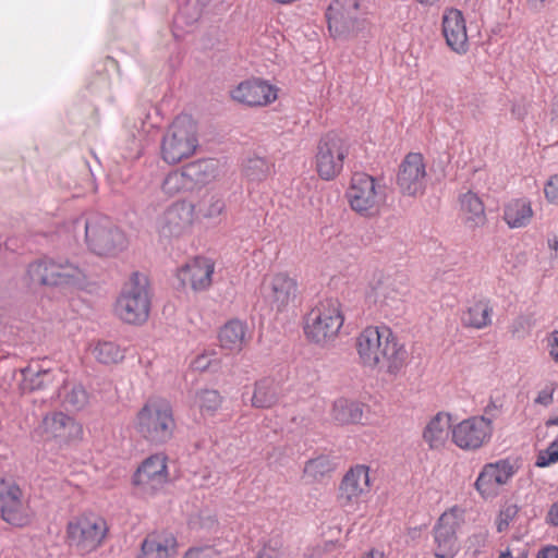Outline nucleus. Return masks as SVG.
Wrapping results in <instances>:
<instances>
[{
	"mask_svg": "<svg viewBox=\"0 0 558 558\" xmlns=\"http://www.w3.org/2000/svg\"><path fill=\"white\" fill-rule=\"evenodd\" d=\"M22 492L12 481L0 477V512L2 519L16 526L26 523L22 504Z\"/></svg>",
	"mask_w": 558,
	"mask_h": 558,
	"instance_id": "21",
	"label": "nucleus"
},
{
	"mask_svg": "<svg viewBox=\"0 0 558 558\" xmlns=\"http://www.w3.org/2000/svg\"><path fill=\"white\" fill-rule=\"evenodd\" d=\"M216 351H203L196 359L191 363V367L194 371L205 372L211 368L213 356Z\"/></svg>",
	"mask_w": 558,
	"mask_h": 558,
	"instance_id": "47",
	"label": "nucleus"
},
{
	"mask_svg": "<svg viewBox=\"0 0 558 558\" xmlns=\"http://www.w3.org/2000/svg\"><path fill=\"white\" fill-rule=\"evenodd\" d=\"M426 165L421 153H409L399 165L397 185L402 194L416 196L426 187Z\"/></svg>",
	"mask_w": 558,
	"mask_h": 558,
	"instance_id": "17",
	"label": "nucleus"
},
{
	"mask_svg": "<svg viewBox=\"0 0 558 558\" xmlns=\"http://www.w3.org/2000/svg\"><path fill=\"white\" fill-rule=\"evenodd\" d=\"M151 298L147 276L131 274L114 303L116 315L125 324L140 326L147 322Z\"/></svg>",
	"mask_w": 558,
	"mask_h": 558,
	"instance_id": "2",
	"label": "nucleus"
},
{
	"mask_svg": "<svg viewBox=\"0 0 558 558\" xmlns=\"http://www.w3.org/2000/svg\"><path fill=\"white\" fill-rule=\"evenodd\" d=\"M463 522V513L458 507L445 511L433 527L436 558H454L459 551L457 532Z\"/></svg>",
	"mask_w": 558,
	"mask_h": 558,
	"instance_id": "12",
	"label": "nucleus"
},
{
	"mask_svg": "<svg viewBox=\"0 0 558 558\" xmlns=\"http://www.w3.org/2000/svg\"><path fill=\"white\" fill-rule=\"evenodd\" d=\"M493 421L484 415L462 420L451 427L452 442L464 451H475L490 440Z\"/></svg>",
	"mask_w": 558,
	"mask_h": 558,
	"instance_id": "11",
	"label": "nucleus"
},
{
	"mask_svg": "<svg viewBox=\"0 0 558 558\" xmlns=\"http://www.w3.org/2000/svg\"><path fill=\"white\" fill-rule=\"evenodd\" d=\"M44 440L57 439L60 445H72L83 438V426L61 411L47 413L35 429Z\"/></svg>",
	"mask_w": 558,
	"mask_h": 558,
	"instance_id": "14",
	"label": "nucleus"
},
{
	"mask_svg": "<svg viewBox=\"0 0 558 558\" xmlns=\"http://www.w3.org/2000/svg\"><path fill=\"white\" fill-rule=\"evenodd\" d=\"M87 89L98 102L112 104L111 82L107 73H97L87 84Z\"/></svg>",
	"mask_w": 558,
	"mask_h": 558,
	"instance_id": "35",
	"label": "nucleus"
},
{
	"mask_svg": "<svg viewBox=\"0 0 558 558\" xmlns=\"http://www.w3.org/2000/svg\"><path fill=\"white\" fill-rule=\"evenodd\" d=\"M199 8L201 7L198 4L193 3V0H179L175 22H183L186 25H193L202 16L203 11H201Z\"/></svg>",
	"mask_w": 558,
	"mask_h": 558,
	"instance_id": "40",
	"label": "nucleus"
},
{
	"mask_svg": "<svg viewBox=\"0 0 558 558\" xmlns=\"http://www.w3.org/2000/svg\"><path fill=\"white\" fill-rule=\"evenodd\" d=\"M278 401V385L272 378H263L255 384L252 397V405L266 409Z\"/></svg>",
	"mask_w": 558,
	"mask_h": 558,
	"instance_id": "32",
	"label": "nucleus"
},
{
	"mask_svg": "<svg viewBox=\"0 0 558 558\" xmlns=\"http://www.w3.org/2000/svg\"><path fill=\"white\" fill-rule=\"evenodd\" d=\"M360 558H387L386 554L377 548H371L363 553Z\"/></svg>",
	"mask_w": 558,
	"mask_h": 558,
	"instance_id": "55",
	"label": "nucleus"
},
{
	"mask_svg": "<svg viewBox=\"0 0 558 558\" xmlns=\"http://www.w3.org/2000/svg\"><path fill=\"white\" fill-rule=\"evenodd\" d=\"M544 192L548 202L558 204V174L550 177Z\"/></svg>",
	"mask_w": 558,
	"mask_h": 558,
	"instance_id": "50",
	"label": "nucleus"
},
{
	"mask_svg": "<svg viewBox=\"0 0 558 558\" xmlns=\"http://www.w3.org/2000/svg\"><path fill=\"white\" fill-rule=\"evenodd\" d=\"M230 96L233 100L244 104V81L240 82L238 86L230 92Z\"/></svg>",
	"mask_w": 558,
	"mask_h": 558,
	"instance_id": "54",
	"label": "nucleus"
},
{
	"mask_svg": "<svg viewBox=\"0 0 558 558\" xmlns=\"http://www.w3.org/2000/svg\"><path fill=\"white\" fill-rule=\"evenodd\" d=\"M364 414V403L347 398L333 401L330 411L332 421L339 425L360 424Z\"/></svg>",
	"mask_w": 558,
	"mask_h": 558,
	"instance_id": "27",
	"label": "nucleus"
},
{
	"mask_svg": "<svg viewBox=\"0 0 558 558\" xmlns=\"http://www.w3.org/2000/svg\"><path fill=\"white\" fill-rule=\"evenodd\" d=\"M108 532L106 519L93 512L75 517L66 525L70 546L82 554H89L100 547Z\"/></svg>",
	"mask_w": 558,
	"mask_h": 558,
	"instance_id": "8",
	"label": "nucleus"
},
{
	"mask_svg": "<svg viewBox=\"0 0 558 558\" xmlns=\"http://www.w3.org/2000/svg\"><path fill=\"white\" fill-rule=\"evenodd\" d=\"M347 196L352 210L363 217H373L379 213L386 201V186L367 173H354Z\"/></svg>",
	"mask_w": 558,
	"mask_h": 558,
	"instance_id": "9",
	"label": "nucleus"
},
{
	"mask_svg": "<svg viewBox=\"0 0 558 558\" xmlns=\"http://www.w3.org/2000/svg\"><path fill=\"white\" fill-rule=\"evenodd\" d=\"M368 7L364 0H332L325 16L333 39H348L366 27Z\"/></svg>",
	"mask_w": 558,
	"mask_h": 558,
	"instance_id": "5",
	"label": "nucleus"
},
{
	"mask_svg": "<svg viewBox=\"0 0 558 558\" xmlns=\"http://www.w3.org/2000/svg\"><path fill=\"white\" fill-rule=\"evenodd\" d=\"M27 276L32 284L39 286H82L87 275L78 265L65 260L44 258L33 262L27 267Z\"/></svg>",
	"mask_w": 558,
	"mask_h": 558,
	"instance_id": "6",
	"label": "nucleus"
},
{
	"mask_svg": "<svg viewBox=\"0 0 558 558\" xmlns=\"http://www.w3.org/2000/svg\"><path fill=\"white\" fill-rule=\"evenodd\" d=\"M537 558H558V546L548 545L537 553Z\"/></svg>",
	"mask_w": 558,
	"mask_h": 558,
	"instance_id": "51",
	"label": "nucleus"
},
{
	"mask_svg": "<svg viewBox=\"0 0 558 558\" xmlns=\"http://www.w3.org/2000/svg\"><path fill=\"white\" fill-rule=\"evenodd\" d=\"M269 162L263 157L246 158V180L262 181L269 172Z\"/></svg>",
	"mask_w": 558,
	"mask_h": 558,
	"instance_id": "41",
	"label": "nucleus"
},
{
	"mask_svg": "<svg viewBox=\"0 0 558 558\" xmlns=\"http://www.w3.org/2000/svg\"><path fill=\"white\" fill-rule=\"evenodd\" d=\"M260 291L271 307L281 312L296 298L298 282L287 272H278L264 279Z\"/></svg>",
	"mask_w": 558,
	"mask_h": 558,
	"instance_id": "20",
	"label": "nucleus"
},
{
	"mask_svg": "<svg viewBox=\"0 0 558 558\" xmlns=\"http://www.w3.org/2000/svg\"><path fill=\"white\" fill-rule=\"evenodd\" d=\"M558 461V442H551L544 453L537 457L536 465L544 468Z\"/></svg>",
	"mask_w": 558,
	"mask_h": 558,
	"instance_id": "46",
	"label": "nucleus"
},
{
	"mask_svg": "<svg viewBox=\"0 0 558 558\" xmlns=\"http://www.w3.org/2000/svg\"><path fill=\"white\" fill-rule=\"evenodd\" d=\"M178 541L170 532L149 533L141 544L136 558H173L177 555Z\"/></svg>",
	"mask_w": 558,
	"mask_h": 558,
	"instance_id": "23",
	"label": "nucleus"
},
{
	"mask_svg": "<svg viewBox=\"0 0 558 558\" xmlns=\"http://www.w3.org/2000/svg\"><path fill=\"white\" fill-rule=\"evenodd\" d=\"M336 469V463L327 454H320L306 462L304 466L305 476L313 481H320Z\"/></svg>",
	"mask_w": 558,
	"mask_h": 558,
	"instance_id": "36",
	"label": "nucleus"
},
{
	"mask_svg": "<svg viewBox=\"0 0 558 558\" xmlns=\"http://www.w3.org/2000/svg\"><path fill=\"white\" fill-rule=\"evenodd\" d=\"M324 553V549L320 546H315L312 548H307L304 553V558H319Z\"/></svg>",
	"mask_w": 558,
	"mask_h": 558,
	"instance_id": "57",
	"label": "nucleus"
},
{
	"mask_svg": "<svg viewBox=\"0 0 558 558\" xmlns=\"http://www.w3.org/2000/svg\"><path fill=\"white\" fill-rule=\"evenodd\" d=\"M343 323L340 302L327 298L319 301L305 317L304 333L311 343L328 345L337 339Z\"/></svg>",
	"mask_w": 558,
	"mask_h": 558,
	"instance_id": "3",
	"label": "nucleus"
},
{
	"mask_svg": "<svg viewBox=\"0 0 558 558\" xmlns=\"http://www.w3.org/2000/svg\"><path fill=\"white\" fill-rule=\"evenodd\" d=\"M514 474V466L508 459L486 463L474 483V488L483 499H494Z\"/></svg>",
	"mask_w": 558,
	"mask_h": 558,
	"instance_id": "15",
	"label": "nucleus"
},
{
	"mask_svg": "<svg viewBox=\"0 0 558 558\" xmlns=\"http://www.w3.org/2000/svg\"><path fill=\"white\" fill-rule=\"evenodd\" d=\"M95 359L105 365L117 364L124 359V351H93Z\"/></svg>",
	"mask_w": 558,
	"mask_h": 558,
	"instance_id": "48",
	"label": "nucleus"
},
{
	"mask_svg": "<svg viewBox=\"0 0 558 558\" xmlns=\"http://www.w3.org/2000/svg\"><path fill=\"white\" fill-rule=\"evenodd\" d=\"M195 214V206L187 201H178L171 204L157 219V229L160 238L174 239L183 235L191 227Z\"/></svg>",
	"mask_w": 558,
	"mask_h": 558,
	"instance_id": "16",
	"label": "nucleus"
},
{
	"mask_svg": "<svg viewBox=\"0 0 558 558\" xmlns=\"http://www.w3.org/2000/svg\"><path fill=\"white\" fill-rule=\"evenodd\" d=\"M214 271L215 264L210 258L196 256L177 269L172 287L179 292L189 289L194 292L204 291L210 287Z\"/></svg>",
	"mask_w": 558,
	"mask_h": 558,
	"instance_id": "13",
	"label": "nucleus"
},
{
	"mask_svg": "<svg viewBox=\"0 0 558 558\" xmlns=\"http://www.w3.org/2000/svg\"><path fill=\"white\" fill-rule=\"evenodd\" d=\"M59 397L63 407L69 411H81L89 402V393L81 384H65L61 388Z\"/></svg>",
	"mask_w": 558,
	"mask_h": 558,
	"instance_id": "31",
	"label": "nucleus"
},
{
	"mask_svg": "<svg viewBox=\"0 0 558 558\" xmlns=\"http://www.w3.org/2000/svg\"><path fill=\"white\" fill-rule=\"evenodd\" d=\"M461 209L465 215V223L469 228L475 229L486 222L485 206L480 196L469 191L460 197Z\"/></svg>",
	"mask_w": 558,
	"mask_h": 558,
	"instance_id": "30",
	"label": "nucleus"
},
{
	"mask_svg": "<svg viewBox=\"0 0 558 558\" xmlns=\"http://www.w3.org/2000/svg\"><path fill=\"white\" fill-rule=\"evenodd\" d=\"M278 98V88L262 78L246 80V106L264 107Z\"/></svg>",
	"mask_w": 558,
	"mask_h": 558,
	"instance_id": "28",
	"label": "nucleus"
},
{
	"mask_svg": "<svg viewBox=\"0 0 558 558\" xmlns=\"http://www.w3.org/2000/svg\"><path fill=\"white\" fill-rule=\"evenodd\" d=\"M218 339L220 349H233V345L244 340V324L239 319L229 320L221 327Z\"/></svg>",
	"mask_w": 558,
	"mask_h": 558,
	"instance_id": "34",
	"label": "nucleus"
},
{
	"mask_svg": "<svg viewBox=\"0 0 558 558\" xmlns=\"http://www.w3.org/2000/svg\"><path fill=\"white\" fill-rule=\"evenodd\" d=\"M499 558H513L511 555V551L507 549L506 551H502Z\"/></svg>",
	"mask_w": 558,
	"mask_h": 558,
	"instance_id": "64",
	"label": "nucleus"
},
{
	"mask_svg": "<svg viewBox=\"0 0 558 558\" xmlns=\"http://www.w3.org/2000/svg\"><path fill=\"white\" fill-rule=\"evenodd\" d=\"M195 404L203 414H214L221 404V396L215 389H202L196 392Z\"/></svg>",
	"mask_w": 558,
	"mask_h": 558,
	"instance_id": "39",
	"label": "nucleus"
},
{
	"mask_svg": "<svg viewBox=\"0 0 558 558\" xmlns=\"http://www.w3.org/2000/svg\"><path fill=\"white\" fill-rule=\"evenodd\" d=\"M161 187L162 191L169 195L194 190L192 184L187 181V178H185L182 169L169 172L163 179Z\"/></svg>",
	"mask_w": 558,
	"mask_h": 558,
	"instance_id": "38",
	"label": "nucleus"
},
{
	"mask_svg": "<svg viewBox=\"0 0 558 558\" xmlns=\"http://www.w3.org/2000/svg\"><path fill=\"white\" fill-rule=\"evenodd\" d=\"M442 35L448 47L458 54L469 50L465 20L458 9H447L442 15Z\"/></svg>",
	"mask_w": 558,
	"mask_h": 558,
	"instance_id": "22",
	"label": "nucleus"
},
{
	"mask_svg": "<svg viewBox=\"0 0 558 558\" xmlns=\"http://www.w3.org/2000/svg\"><path fill=\"white\" fill-rule=\"evenodd\" d=\"M185 178L193 189L201 187L215 179L217 167L211 159H198L182 167Z\"/></svg>",
	"mask_w": 558,
	"mask_h": 558,
	"instance_id": "29",
	"label": "nucleus"
},
{
	"mask_svg": "<svg viewBox=\"0 0 558 558\" xmlns=\"http://www.w3.org/2000/svg\"><path fill=\"white\" fill-rule=\"evenodd\" d=\"M175 427L172 405L166 400H149L136 416L137 433L151 445L167 444Z\"/></svg>",
	"mask_w": 558,
	"mask_h": 558,
	"instance_id": "4",
	"label": "nucleus"
},
{
	"mask_svg": "<svg viewBox=\"0 0 558 558\" xmlns=\"http://www.w3.org/2000/svg\"><path fill=\"white\" fill-rule=\"evenodd\" d=\"M371 490L369 468L356 464L350 468L341 480L338 502L341 507H352Z\"/></svg>",
	"mask_w": 558,
	"mask_h": 558,
	"instance_id": "19",
	"label": "nucleus"
},
{
	"mask_svg": "<svg viewBox=\"0 0 558 558\" xmlns=\"http://www.w3.org/2000/svg\"><path fill=\"white\" fill-rule=\"evenodd\" d=\"M547 244L550 250L558 251V238L556 235L549 238Z\"/></svg>",
	"mask_w": 558,
	"mask_h": 558,
	"instance_id": "60",
	"label": "nucleus"
},
{
	"mask_svg": "<svg viewBox=\"0 0 558 558\" xmlns=\"http://www.w3.org/2000/svg\"><path fill=\"white\" fill-rule=\"evenodd\" d=\"M546 521L551 525L558 526V500L549 508Z\"/></svg>",
	"mask_w": 558,
	"mask_h": 558,
	"instance_id": "52",
	"label": "nucleus"
},
{
	"mask_svg": "<svg viewBox=\"0 0 558 558\" xmlns=\"http://www.w3.org/2000/svg\"><path fill=\"white\" fill-rule=\"evenodd\" d=\"M360 360L364 366L369 368H377L379 372V365L381 361V354L388 351H357Z\"/></svg>",
	"mask_w": 558,
	"mask_h": 558,
	"instance_id": "45",
	"label": "nucleus"
},
{
	"mask_svg": "<svg viewBox=\"0 0 558 558\" xmlns=\"http://www.w3.org/2000/svg\"><path fill=\"white\" fill-rule=\"evenodd\" d=\"M533 215L531 202L521 197L505 204L502 219L510 229H521L530 225Z\"/></svg>",
	"mask_w": 558,
	"mask_h": 558,
	"instance_id": "25",
	"label": "nucleus"
},
{
	"mask_svg": "<svg viewBox=\"0 0 558 558\" xmlns=\"http://www.w3.org/2000/svg\"><path fill=\"white\" fill-rule=\"evenodd\" d=\"M225 208L223 199L218 195H211L204 198L198 205V215L204 218H214L219 216Z\"/></svg>",
	"mask_w": 558,
	"mask_h": 558,
	"instance_id": "42",
	"label": "nucleus"
},
{
	"mask_svg": "<svg viewBox=\"0 0 558 558\" xmlns=\"http://www.w3.org/2000/svg\"><path fill=\"white\" fill-rule=\"evenodd\" d=\"M511 112L518 119H523L525 117V110L521 108L519 105H512Z\"/></svg>",
	"mask_w": 558,
	"mask_h": 558,
	"instance_id": "59",
	"label": "nucleus"
},
{
	"mask_svg": "<svg viewBox=\"0 0 558 558\" xmlns=\"http://www.w3.org/2000/svg\"><path fill=\"white\" fill-rule=\"evenodd\" d=\"M545 425H546L547 427H550V426H558V414H557L556 416H551V417H549V418L546 421Z\"/></svg>",
	"mask_w": 558,
	"mask_h": 558,
	"instance_id": "61",
	"label": "nucleus"
},
{
	"mask_svg": "<svg viewBox=\"0 0 558 558\" xmlns=\"http://www.w3.org/2000/svg\"><path fill=\"white\" fill-rule=\"evenodd\" d=\"M256 558H287L282 539L279 536L269 537L268 541L263 544Z\"/></svg>",
	"mask_w": 558,
	"mask_h": 558,
	"instance_id": "43",
	"label": "nucleus"
},
{
	"mask_svg": "<svg viewBox=\"0 0 558 558\" xmlns=\"http://www.w3.org/2000/svg\"><path fill=\"white\" fill-rule=\"evenodd\" d=\"M407 360L408 351H388L387 353L381 354L379 372L397 376L405 366Z\"/></svg>",
	"mask_w": 558,
	"mask_h": 558,
	"instance_id": "37",
	"label": "nucleus"
},
{
	"mask_svg": "<svg viewBox=\"0 0 558 558\" xmlns=\"http://www.w3.org/2000/svg\"><path fill=\"white\" fill-rule=\"evenodd\" d=\"M493 308L486 302H476L468 308L462 317V322L468 327L481 329L490 323Z\"/></svg>",
	"mask_w": 558,
	"mask_h": 558,
	"instance_id": "33",
	"label": "nucleus"
},
{
	"mask_svg": "<svg viewBox=\"0 0 558 558\" xmlns=\"http://www.w3.org/2000/svg\"><path fill=\"white\" fill-rule=\"evenodd\" d=\"M210 0H193L194 4H198L201 8V11H204V9L207 7Z\"/></svg>",
	"mask_w": 558,
	"mask_h": 558,
	"instance_id": "62",
	"label": "nucleus"
},
{
	"mask_svg": "<svg viewBox=\"0 0 558 558\" xmlns=\"http://www.w3.org/2000/svg\"><path fill=\"white\" fill-rule=\"evenodd\" d=\"M356 347L357 349H398V342L392 329L380 324L365 327L356 338Z\"/></svg>",
	"mask_w": 558,
	"mask_h": 558,
	"instance_id": "24",
	"label": "nucleus"
},
{
	"mask_svg": "<svg viewBox=\"0 0 558 558\" xmlns=\"http://www.w3.org/2000/svg\"><path fill=\"white\" fill-rule=\"evenodd\" d=\"M197 146L195 124L186 116L177 117L162 136L161 157L167 163L174 165L193 155Z\"/></svg>",
	"mask_w": 558,
	"mask_h": 558,
	"instance_id": "7",
	"label": "nucleus"
},
{
	"mask_svg": "<svg viewBox=\"0 0 558 558\" xmlns=\"http://www.w3.org/2000/svg\"><path fill=\"white\" fill-rule=\"evenodd\" d=\"M167 458L163 454H153L146 458L137 468L132 483L144 495H153L167 482Z\"/></svg>",
	"mask_w": 558,
	"mask_h": 558,
	"instance_id": "18",
	"label": "nucleus"
},
{
	"mask_svg": "<svg viewBox=\"0 0 558 558\" xmlns=\"http://www.w3.org/2000/svg\"><path fill=\"white\" fill-rule=\"evenodd\" d=\"M133 145H134V149L136 151V155L138 156L141 150H142L141 142L134 138L133 140Z\"/></svg>",
	"mask_w": 558,
	"mask_h": 558,
	"instance_id": "63",
	"label": "nucleus"
},
{
	"mask_svg": "<svg viewBox=\"0 0 558 558\" xmlns=\"http://www.w3.org/2000/svg\"><path fill=\"white\" fill-rule=\"evenodd\" d=\"M348 155L349 147L338 134L330 132L322 136L315 157L318 177L325 181L336 179L341 173Z\"/></svg>",
	"mask_w": 558,
	"mask_h": 558,
	"instance_id": "10",
	"label": "nucleus"
},
{
	"mask_svg": "<svg viewBox=\"0 0 558 558\" xmlns=\"http://www.w3.org/2000/svg\"><path fill=\"white\" fill-rule=\"evenodd\" d=\"M74 229H84L88 250L100 257H116L128 246L125 233L105 215L92 214L73 220Z\"/></svg>",
	"mask_w": 558,
	"mask_h": 558,
	"instance_id": "1",
	"label": "nucleus"
},
{
	"mask_svg": "<svg viewBox=\"0 0 558 558\" xmlns=\"http://www.w3.org/2000/svg\"><path fill=\"white\" fill-rule=\"evenodd\" d=\"M555 390L556 387L554 384L547 385L546 387L538 391L534 402L536 404L548 407L549 404L553 403Z\"/></svg>",
	"mask_w": 558,
	"mask_h": 558,
	"instance_id": "49",
	"label": "nucleus"
},
{
	"mask_svg": "<svg viewBox=\"0 0 558 558\" xmlns=\"http://www.w3.org/2000/svg\"><path fill=\"white\" fill-rule=\"evenodd\" d=\"M550 2L551 0H527L529 5L536 11L545 9V7Z\"/></svg>",
	"mask_w": 558,
	"mask_h": 558,
	"instance_id": "58",
	"label": "nucleus"
},
{
	"mask_svg": "<svg viewBox=\"0 0 558 558\" xmlns=\"http://www.w3.org/2000/svg\"><path fill=\"white\" fill-rule=\"evenodd\" d=\"M543 342L546 349H558V330L547 333Z\"/></svg>",
	"mask_w": 558,
	"mask_h": 558,
	"instance_id": "53",
	"label": "nucleus"
},
{
	"mask_svg": "<svg viewBox=\"0 0 558 558\" xmlns=\"http://www.w3.org/2000/svg\"><path fill=\"white\" fill-rule=\"evenodd\" d=\"M451 415L439 412L433 416L423 430V439L430 449H440L445 446L449 429H451Z\"/></svg>",
	"mask_w": 558,
	"mask_h": 558,
	"instance_id": "26",
	"label": "nucleus"
},
{
	"mask_svg": "<svg viewBox=\"0 0 558 558\" xmlns=\"http://www.w3.org/2000/svg\"><path fill=\"white\" fill-rule=\"evenodd\" d=\"M519 507L514 504H508L500 508L495 524L498 533L507 531L510 523L517 518Z\"/></svg>",
	"mask_w": 558,
	"mask_h": 558,
	"instance_id": "44",
	"label": "nucleus"
},
{
	"mask_svg": "<svg viewBox=\"0 0 558 558\" xmlns=\"http://www.w3.org/2000/svg\"><path fill=\"white\" fill-rule=\"evenodd\" d=\"M486 541H487V533H485V532L473 534L470 537L471 544H475L477 546H484L486 544Z\"/></svg>",
	"mask_w": 558,
	"mask_h": 558,
	"instance_id": "56",
	"label": "nucleus"
}]
</instances>
